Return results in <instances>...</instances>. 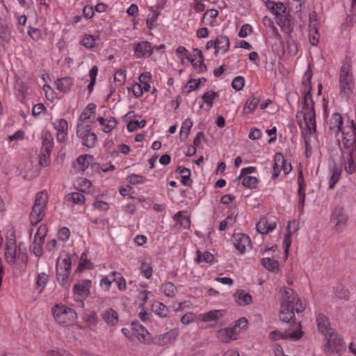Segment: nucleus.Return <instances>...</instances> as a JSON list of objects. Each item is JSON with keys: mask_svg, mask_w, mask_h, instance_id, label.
Wrapping results in <instances>:
<instances>
[{"mask_svg": "<svg viewBox=\"0 0 356 356\" xmlns=\"http://www.w3.org/2000/svg\"><path fill=\"white\" fill-rule=\"evenodd\" d=\"M303 83L305 84V90L302 94L301 111L299 114L302 115L304 120L305 127L302 131V135L306 149L305 154L307 157H309L312 154V143L316 140V132L314 102L311 94V75L308 76Z\"/></svg>", "mask_w": 356, "mask_h": 356, "instance_id": "1", "label": "nucleus"}, {"mask_svg": "<svg viewBox=\"0 0 356 356\" xmlns=\"http://www.w3.org/2000/svg\"><path fill=\"white\" fill-rule=\"evenodd\" d=\"M283 296L281 301L279 317L281 321L289 323L297 314L302 312L306 307L305 300L299 299L296 292L289 287H284L282 290Z\"/></svg>", "mask_w": 356, "mask_h": 356, "instance_id": "2", "label": "nucleus"}, {"mask_svg": "<svg viewBox=\"0 0 356 356\" xmlns=\"http://www.w3.org/2000/svg\"><path fill=\"white\" fill-rule=\"evenodd\" d=\"M340 92L349 97L355 88V82L352 72V65L350 58L346 57L341 67L339 77Z\"/></svg>", "mask_w": 356, "mask_h": 356, "instance_id": "3", "label": "nucleus"}, {"mask_svg": "<svg viewBox=\"0 0 356 356\" xmlns=\"http://www.w3.org/2000/svg\"><path fill=\"white\" fill-rule=\"evenodd\" d=\"M49 195L46 190L36 193L34 204L30 213V222L32 225H36L43 219Z\"/></svg>", "mask_w": 356, "mask_h": 356, "instance_id": "4", "label": "nucleus"}, {"mask_svg": "<svg viewBox=\"0 0 356 356\" xmlns=\"http://www.w3.org/2000/svg\"><path fill=\"white\" fill-rule=\"evenodd\" d=\"M56 278L58 284L68 289L70 286L69 277L72 270V260L70 255H65L64 257H59L57 259L56 265Z\"/></svg>", "mask_w": 356, "mask_h": 356, "instance_id": "5", "label": "nucleus"}, {"mask_svg": "<svg viewBox=\"0 0 356 356\" xmlns=\"http://www.w3.org/2000/svg\"><path fill=\"white\" fill-rule=\"evenodd\" d=\"M325 338L324 352L330 356H340L346 350L342 338L334 331L325 335Z\"/></svg>", "mask_w": 356, "mask_h": 356, "instance_id": "6", "label": "nucleus"}, {"mask_svg": "<svg viewBox=\"0 0 356 356\" xmlns=\"http://www.w3.org/2000/svg\"><path fill=\"white\" fill-rule=\"evenodd\" d=\"M19 257L20 249L17 250L15 231L10 228L6 234L5 258L8 264L13 265L17 263Z\"/></svg>", "mask_w": 356, "mask_h": 356, "instance_id": "7", "label": "nucleus"}, {"mask_svg": "<svg viewBox=\"0 0 356 356\" xmlns=\"http://www.w3.org/2000/svg\"><path fill=\"white\" fill-rule=\"evenodd\" d=\"M52 313L55 320L60 325H72L76 319V312L65 305H56L52 309Z\"/></svg>", "mask_w": 356, "mask_h": 356, "instance_id": "8", "label": "nucleus"}, {"mask_svg": "<svg viewBox=\"0 0 356 356\" xmlns=\"http://www.w3.org/2000/svg\"><path fill=\"white\" fill-rule=\"evenodd\" d=\"M341 140H339V145L343 152H356V129L352 125H346L341 131Z\"/></svg>", "mask_w": 356, "mask_h": 356, "instance_id": "9", "label": "nucleus"}, {"mask_svg": "<svg viewBox=\"0 0 356 356\" xmlns=\"http://www.w3.org/2000/svg\"><path fill=\"white\" fill-rule=\"evenodd\" d=\"M294 329L291 330V329L286 330L284 332L280 330H274L272 331L269 334V339L272 341H277L280 339H291L294 340H298L300 339L303 332L301 330V325L300 323L298 322L297 323H294Z\"/></svg>", "mask_w": 356, "mask_h": 356, "instance_id": "10", "label": "nucleus"}, {"mask_svg": "<svg viewBox=\"0 0 356 356\" xmlns=\"http://www.w3.org/2000/svg\"><path fill=\"white\" fill-rule=\"evenodd\" d=\"M90 131L91 127H86V126L83 124H77L76 135L81 139L82 145L88 148L95 147L97 140L96 134Z\"/></svg>", "mask_w": 356, "mask_h": 356, "instance_id": "11", "label": "nucleus"}, {"mask_svg": "<svg viewBox=\"0 0 356 356\" xmlns=\"http://www.w3.org/2000/svg\"><path fill=\"white\" fill-rule=\"evenodd\" d=\"M92 282L90 280L84 279L77 282L73 286L72 291L76 301L85 300L90 293Z\"/></svg>", "mask_w": 356, "mask_h": 356, "instance_id": "12", "label": "nucleus"}, {"mask_svg": "<svg viewBox=\"0 0 356 356\" xmlns=\"http://www.w3.org/2000/svg\"><path fill=\"white\" fill-rule=\"evenodd\" d=\"M154 50V46L147 41L136 42L133 44L134 57L136 59L149 58Z\"/></svg>", "mask_w": 356, "mask_h": 356, "instance_id": "13", "label": "nucleus"}, {"mask_svg": "<svg viewBox=\"0 0 356 356\" xmlns=\"http://www.w3.org/2000/svg\"><path fill=\"white\" fill-rule=\"evenodd\" d=\"M232 242L235 248L240 254H244L251 249V240L248 235L243 233H234Z\"/></svg>", "mask_w": 356, "mask_h": 356, "instance_id": "14", "label": "nucleus"}, {"mask_svg": "<svg viewBox=\"0 0 356 356\" xmlns=\"http://www.w3.org/2000/svg\"><path fill=\"white\" fill-rule=\"evenodd\" d=\"M348 220V216L341 207H336L331 216V222L337 232H341L346 227Z\"/></svg>", "mask_w": 356, "mask_h": 356, "instance_id": "15", "label": "nucleus"}, {"mask_svg": "<svg viewBox=\"0 0 356 356\" xmlns=\"http://www.w3.org/2000/svg\"><path fill=\"white\" fill-rule=\"evenodd\" d=\"M96 105L94 103H90L81 112L77 124H83L86 127H91V123L95 119Z\"/></svg>", "mask_w": 356, "mask_h": 356, "instance_id": "16", "label": "nucleus"}, {"mask_svg": "<svg viewBox=\"0 0 356 356\" xmlns=\"http://www.w3.org/2000/svg\"><path fill=\"white\" fill-rule=\"evenodd\" d=\"M277 227V222L273 217L263 216L256 225L257 231L261 234L272 232Z\"/></svg>", "mask_w": 356, "mask_h": 356, "instance_id": "17", "label": "nucleus"}, {"mask_svg": "<svg viewBox=\"0 0 356 356\" xmlns=\"http://www.w3.org/2000/svg\"><path fill=\"white\" fill-rule=\"evenodd\" d=\"M54 127L56 130V140L60 143H65L68 138V123L63 119L56 120L54 122Z\"/></svg>", "mask_w": 356, "mask_h": 356, "instance_id": "18", "label": "nucleus"}, {"mask_svg": "<svg viewBox=\"0 0 356 356\" xmlns=\"http://www.w3.org/2000/svg\"><path fill=\"white\" fill-rule=\"evenodd\" d=\"M102 320L109 327H114L118 325V313L113 308H106L100 314Z\"/></svg>", "mask_w": 356, "mask_h": 356, "instance_id": "19", "label": "nucleus"}, {"mask_svg": "<svg viewBox=\"0 0 356 356\" xmlns=\"http://www.w3.org/2000/svg\"><path fill=\"white\" fill-rule=\"evenodd\" d=\"M100 129L106 133H111L117 126V120L113 116L110 117H98L97 118Z\"/></svg>", "mask_w": 356, "mask_h": 356, "instance_id": "20", "label": "nucleus"}, {"mask_svg": "<svg viewBox=\"0 0 356 356\" xmlns=\"http://www.w3.org/2000/svg\"><path fill=\"white\" fill-rule=\"evenodd\" d=\"M298 210L300 214L303 213L305 201V184L302 171H300L298 177Z\"/></svg>", "mask_w": 356, "mask_h": 356, "instance_id": "21", "label": "nucleus"}, {"mask_svg": "<svg viewBox=\"0 0 356 356\" xmlns=\"http://www.w3.org/2000/svg\"><path fill=\"white\" fill-rule=\"evenodd\" d=\"M275 20L283 32L290 33L292 31L293 27L290 15L286 12V10L280 15H278L275 17Z\"/></svg>", "mask_w": 356, "mask_h": 356, "instance_id": "22", "label": "nucleus"}, {"mask_svg": "<svg viewBox=\"0 0 356 356\" xmlns=\"http://www.w3.org/2000/svg\"><path fill=\"white\" fill-rule=\"evenodd\" d=\"M344 127L345 126L343 125V118L341 115L339 113H333L329 122L330 131L337 136L339 133H341V129Z\"/></svg>", "mask_w": 356, "mask_h": 356, "instance_id": "23", "label": "nucleus"}, {"mask_svg": "<svg viewBox=\"0 0 356 356\" xmlns=\"http://www.w3.org/2000/svg\"><path fill=\"white\" fill-rule=\"evenodd\" d=\"M218 10L216 9H209L203 15L201 19V24L209 25L211 27L217 26L219 23L217 22L216 18L218 16Z\"/></svg>", "mask_w": 356, "mask_h": 356, "instance_id": "24", "label": "nucleus"}, {"mask_svg": "<svg viewBox=\"0 0 356 356\" xmlns=\"http://www.w3.org/2000/svg\"><path fill=\"white\" fill-rule=\"evenodd\" d=\"M178 329H172L170 331L159 335L157 339L159 346H165L174 342L179 336Z\"/></svg>", "mask_w": 356, "mask_h": 356, "instance_id": "25", "label": "nucleus"}, {"mask_svg": "<svg viewBox=\"0 0 356 356\" xmlns=\"http://www.w3.org/2000/svg\"><path fill=\"white\" fill-rule=\"evenodd\" d=\"M131 330L134 334L140 341L145 343L148 340V331L138 322H133L131 323Z\"/></svg>", "mask_w": 356, "mask_h": 356, "instance_id": "26", "label": "nucleus"}, {"mask_svg": "<svg viewBox=\"0 0 356 356\" xmlns=\"http://www.w3.org/2000/svg\"><path fill=\"white\" fill-rule=\"evenodd\" d=\"M316 323L319 332H321L324 336L334 331L330 327V322L327 317L324 314H318L317 316Z\"/></svg>", "mask_w": 356, "mask_h": 356, "instance_id": "27", "label": "nucleus"}, {"mask_svg": "<svg viewBox=\"0 0 356 356\" xmlns=\"http://www.w3.org/2000/svg\"><path fill=\"white\" fill-rule=\"evenodd\" d=\"M234 298L236 304L240 306L250 305L252 301L251 295L244 290H237L234 294Z\"/></svg>", "mask_w": 356, "mask_h": 356, "instance_id": "28", "label": "nucleus"}, {"mask_svg": "<svg viewBox=\"0 0 356 356\" xmlns=\"http://www.w3.org/2000/svg\"><path fill=\"white\" fill-rule=\"evenodd\" d=\"M92 159V156L88 154L81 155L74 163L73 167L78 172H83L88 168Z\"/></svg>", "mask_w": 356, "mask_h": 356, "instance_id": "29", "label": "nucleus"}, {"mask_svg": "<svg viewBox=\"0 0 356 356\" xmlns=\"http://www.w3.org/2000/svg\"><path fill=\"white\" fill-rule=\"evenodd\" d=\"M216 44V54L219 53L225 54L229 49L230 42L227 36L218 35L215 39Z\"/></svg>", "mask_w": 356, "mask_h": 356, "instance_id": "30", "label": "nucleus"}, {"mask_svg": "<svg viewBox=\"0 0 356 356\" xmlns=\"http://www.w3.org/2000/svg\"><path fill=\"white\" fill-rule=\"evenodd\" d=\"M347 154L348 157L344 163L345 170L348 174H353L356 171V151L346 152H343V154Z\"/></svg>", "mask_w": 356, "mask_h": 356, "instance_id": "31", "label": "nucleus"}, {"mask_svg": "<svg viewBox=\"0 0 356 356\" xmlns=\"http://www.w3.org/2000/svg\"><path fill=\"white\" fill-rule=\"evenodd\" d=\"M140 275L147 280L152 277L153 267L150 259H145L140 261Z\"/></svg>", "mask_w": 356, "mask_h": 356, "instance_id": "32", "label": "nucleus"}, {"mask_svg": "<svg viewBox=\"0 0 356 356\" xmlns=\"http://www.w3.org/2000/svg\"><path fill=\"white\" fill-rule=\"evenodd\" d=\"M284 163V156L280 152H277L274 156V164H273V172L272 177L276 179L280 175L282 170V166Z\"/></svg>", "mask_w": 356, "mask_h": 356, "instance_id": "33", "label": "nucleus"}, {"mask_svg": "<svg viewBox=\"0 0 356 356\" xmlns=\"http://www.w3.org/2000/svg\"><path fill=\"white\" fill-rule=\"evenodd\" d=\"M248 325V321L245 318H241L234 323V325L229 327L232 332L234 339H237L238 335L243 329H245Z\"/></svg>", "mask_w": 356, "mask_h": 356, "instance_id": "34", "label": "nucleus"}, {"mask_svg": "<svg viewBox=\"0 0 356 356\" xmlns=\"http://www.w3.org/2000/svg\"><path fill=\"white\" fill-rule=\"evenodd\" d=\"M152 312L161 318L167 317L169 314V309L163 303L155 301L152 305Z\"/></svg>", "mask_w": 356, "mask_h": 356, "instance_id": "35", "label": "nucleus"}, {"mask_svg": "<svg viewBox=\"0 0 356 356\" xmlns=\"http://www.w3.org/2000/svg\"><path fill=\"white\" fill-rule=\"evenodd\" d=\"M266 6L273 15H275V17L286 10V6L284 3L280 2L276 3L270 0L266 1Z\"/></svg>", "mask_w": 356, "mask_h": 356, "instance_id": "36", "label": "nucleus"}, {"mask_svg": "<svg viewBox=\"0 0 356 356\" xmlns=\"http://www.w3.org/2000/svg\"><path fill=\"white\" fill-rule=\"evenodd\" d=\"M160 290L165 296L169 298H175L178 292L177 286L171 282L162 284Z\"/></svg>", "mask_w": 356, "mask_h": 356, "instance_id": "37", "label": "nucleus"}, {"mask_svg": "<svg viewBox=\"0 0 356 356\" xmlns=\"http://www.w3.org/2000/svg\"><path fill=\"white\" fill-rule=\"evenodd\" d=\"M261 265L268 271L272 273H277L279 271V262L277 260L264 257L261 261Z\"/></svg>", "mask_w": 356, "mask_h": 356, "instance_id": "38", "label": "nucleus"}, {"mask_svg": "<svg viewBox=\"0 0 356 356\" xmlns=\"http://www.w3.org/2000/svg\"><path fill=\"white\" fill-rule=\"evenodd\" d=\"M120 275L117 272H112L108 276H103L100 280V287L104 291H108L111 289L112 283L115 280V276Z\"/></svg>", "mask_w": 356, "mask_h": 356, "instance_id": "39", "label": "nucleus"}, {"mask_svg": "<svg viewBox=\"0 0 356 356\" xmlns=\"http://www.w3.org/2000/svg\"><path fill=\"white\" fill-rule=\"evenodd\" d=\"M261 101L259 96L252 95L247 101L244 108L243 112L245 114H249L254 111L257 107Z\"/></svg>", "mask_w": 356, "mask_h": 356, "instance_id": "40", "label": "nucleus"}, {"mask_svg": "<svg viewBox=\"0 0 356 356\" xmlns=\"http://www.w3.org/2000/svg\"><path fill=\"white\" fill-rule=\"evenodd\" d=\"M92 268L93 264L88 259L87 254L86 252H83L80 257L79 265L76 271L82 273L86 270H90Z\"/></svg>", "mask_w": 356, "mask_h": 356, "instance_id": "41", "label": "nucleus"}, {"mask_svg": "<svg viewBox=\"0 0 356 356\" xmlns=\"http://www.w3.org/2000/svg\"><path fill=\"white\" fill-rule=\"evenodd\" d=\"M10 39V33L8 26L0 23V54L6 49V44Z\"/></svg>", "mask_w": 356, "mask_h": 356, "instance_id": "42", "label": "nucleus"}, {"mask_svg": "<svg viewBox=\"0 0 356 356\" xmlns=\"http://www.w3.org/2000/svg\"><path fill=\"white\" fill-rule=\"evenodd\" d=\"M225 314L224 310H212L201 315V318L204 322L216 321Z\"/></svg>", "mask_w": 356, "mask_h": 356, "instance_id": "43", "label": "nucleus"}, {"mask_svg": "<svg viewBox=\"0 0 356 356\" xmlns=\"http://www.w3.org/2000/svg\"><path fill=\"white\" fill-rule=\"evenodd\" d=\"M97 40H99L98 35L85 34L80 42L86 49H92L96 46Z\"/></svg>", "mask_w": 356, "mask_h": 356, "instance_id": "44", "label": "nucleus"}, {"mask_svg": "<svg viewBox=\"0 0 356 356\" xmlns=\"http://www.w3.org/2000/svg\"><path fill=\"white\" fill-rule=\"evenodd\" d=\"M341 170H342L341 165H339L337 163H334L331 170V177L329 181V187L330 188H333L336 183L339 179Z\"/></svg>", "mask_w": 356, "mask_h": 356, "instance_id": "45", "label": "nucleus"}, {"mask_svg": "<svg viewBox=\"0 0 356 356\" xmlns=\"http://www.w3.org/2000/svg\"><path fill=\"white\" fill-rule=\"evenodd\" d=\"M73 85V79L71 77H63L56 81L57 89L63 92L70 90Z\"/></svg>", "mask_w": 356, "mask_h": 356, "instance_id": "46", "label": "nucleus"}, {"mask_svg": "<svg viewBox=\"0 0 356 356\" xmlns=\"http://www.w3.org/2000/svg\"><path fill=\"white\" fill-rule=\"evenodd\" d=\"M65 200L67 202H72L73 204L77 205H83L85 203V197L81 192H74L68 193L65 196Z\"/></svg>", "mask_w": 356, "mask_h": 356, "instance_id": "47", "label": "nucleus"}, {"mask_svg": "<svg viewBox=\"0 0 356 356\" xmlns=\"http://www.w3.org/2000/svg\"><path fill=\"white\" fill-rule=\"evenodd\" d=\"M152 78V74L149 72H143L139 76L138 83L142 85L145 92H149L151 89Z\"/></svg>", "mask_w": 356, "mask_h": 356, "instance_id": "48", "label": "nucleus"}, {"mask_svg": "<svg viewBox=\"0 0 356 356\" xmlns=\"http://www.w3.org/2000/svg\"><path fill=\"white\" fill-rule=\"evenodd\" d=\"M54 147V139L51 134L49 131L42 135V151L51 152Z\"/></svg>", "mask_w": 356, "mask_h": 356, "instance_id": "49", "label": "nucleus"}, {"mask_svg": "<svg viewBox=\"0 0 356 356\" xmlns=\"http://www.w3.org/2000/svg\"><path fill=\"white\" fill-rule=\"evenodd\" d=\"M195 261L197 264L205 262L209 264H212L214 261V256L209 252H202L200 250H197Z\"/></svg>", "mask_w": 356, "mask_h": 356, "instance_id": "50", "label": "nucleus"}, {"mask_svg": "<svg viewBox=\"0 0 356 356\" xmlns=\"http://www.w3.org/2000/svg\"><path fill=\"white\" fill-rule=\"evenodd\" d=\"M232 334V332L228 327L219 330L217 332V338L222 342L227 343L229 341L234 340Z\"/></svg>", "mask_w": 356, "mask_h": 356, "instance_id": "51", "label": "nucleus"}, {"mask_svg": "<svg viewBox=\"0 0 356 356\" xmlns=\"http://www.w3.org/2000/svg\"><path fill=\"white\" fill-rule=\"evenodd\" d=\"M219 97V93L213 90H209L203 94L202 99L209 108L213 106L214 101Z\"/></svg>", "mask_w": 356, "mask_h": 356, "instance_id": "52", "label": "nucleus"}, {"mask_svg": "<svg viewBox=\"0 0 356 356\" xmlns=\"http://www.w3.org/2000/svg\"><path fill=\"white\" fill-rule=\"evenodd\" d=\"M238 179L241 180L243 186L248 188H256L258 184V179L253 176H245L239 177Z\"/></svg>", "mask_w": 356, "mask_h": 356, "instance_id": "53", "label": "nucleus"}, {"mask_svg": "<svg viewBox=\"0 0 356 356\" xmlns=\"http://www.w3.org/2000/svg\"><path fill=\"white\" fill-rule=\"evenodd\" d=\"M42 241L33 238L32 243L30 245V252L34 254L36 257H40L42 254Z\"/></svg>", "mask_w": 356, "mask_h": 356, "instance_id": "54", "label": "nucleus"}, {"mask_svg": "<svg viewBox=\"0 0 356 356\" xmlns=\"http://www.w3.org/2000/svg\"><path fill=\"white\" fill-rule=\"evenodd\" d=\"M127 79V70L124 69L118 70L114 75V82L116 86H122L124 84Z\"/></svg>", "mask_w": 356, "mask_h": 356, "instance_id": "55", "label": "nucleus"}, {"mask_svg": "<svg viewBox=\"0 0 356 356\" xmlns=\"http://www.w3.org/2000/svg\"><path fill=\"white\" fill-rule=\"evenodd\" d=\"M49 281V275L45 273H41L38 275L37 277V289L40 293L45 288Z\"/></svg>", "mask_w": 356, "mask_h": 356, "instance_id": "56", "label": "nucleus"}, {"mask_svg": "<svg viewBox=\"0 0 356 356\" xmlns=\"http://www.w3.org/2000/svg\"><path fill=\"white\" fill-rule=\"evenodd\" d=\"M153 296V293L147 290H141L138 291L137 298L140 302V306L144 307L149 298Z\"/></svg>", "mask_w": 356, "mask_h": 356, "instance_id": "57", "label": "nucleus"}, {"mask_svg": "<svg viewBox=\"0 0 356 356\" xmlns=\"http://www.w3.org/2000/svg\"><path fill=\"white\" fill-rule=\"evenodd\" d=\"M178 170L181 177V183L185 186H190L191 170L184 167H179Z\"/></svg>", "mask_w": 356, "mask_h": 356, "instance_id": "58", "label": "nucleus"}, {"mask_svg": "<svg viewBox=\"0 0 356 356\" xmlns=\"http://www.w3.org/2000/svg\"><path fill=\"white\" fill-rule=\"evenodd\" d=\"M145 125L146 121L145 120H142L140 121L136 120L130 121L127 124V128L129 132H134L140 128L144 127Z\"/></svg>", "mask_w": 356, "mask_h": 356, "instance_id": "59", "label": "nucleus"}, {"mask_svg": "<svg viewBox=\"0 0 356 356\" xmlns=\"http://www.w3.org/2000/svg\"><path fill=\"white\" fill-rule=\"evenodd\" d=\"M77 186L81 192L90 193L91 191L92 183L87 179H79L77 181Z\"/></svg>", "mask_w": 356, "mask_h": 356, "instance_id": "60", "label": "nucleus"}, {"mask_svg": "<svg viewBox=\"0 0 356 356\" xmlns=\"http://www.w3.org/2000/svg\"><path fill=\"white\" fill-rule=\"evenodd\" d=\"M305 0H287L289 8L295 13L300 12Z\"/></svg>", "mask_w": 356, "mask_h": 356, "instance_id": "61", "label": "nucleus"}, {"mask_svg": "<svg viewBox=\"0 0 356 356\" xmlns=\"http://www.w3.org/2000/svg\"><path fill=\"white\" fill-rule=\"evenodd\" d=\"M204 58H202V59H191V64L193 66L195 70L197 73H202L207 71V66L204 63Z\"/></svg>", "mask_w": 356, "mask_h": 356, "instance_id": "62", "label": "nucleus"}, {"mask_svg": "<svg viewBox=\"0 0 356 356\" xmlns=\"http://www.w3.org/2000/svg\"><path fill=\"white\" fill-rule=\"evenodd\" d=\"M236 222V217L233 215L228 216L224 220L221 221L219 225V229L224 231L229 227H232Z\"/></svg>", "mask_w": 356, "mask_h": 356, "instance_id": "63", "label": "nucleus"}, {"mask_svg": "<svg viewBox=\"0 0 356 356\" xmlns=\"http://www.w3.org/2000/svg\"><path fill=\"white\" fill-rule=\"evenodd\" d=\"M127 180L131 184L136 185L144 184L145 181H146V178L140 175L131 174L127 177Z\"/></svg>", "mask_w": 356, "mask_h": 356, "instance_id": "64", "label": "nucleus"}]
</instances>
